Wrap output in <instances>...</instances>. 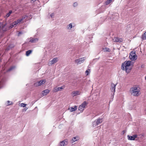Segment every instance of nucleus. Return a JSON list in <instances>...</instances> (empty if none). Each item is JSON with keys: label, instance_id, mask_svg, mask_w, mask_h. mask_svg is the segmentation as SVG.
Listing matches in <instances>:
<instances>
[{"label": "nucleus", "instance_id": "ddd939ff", "mask_svg": "<svg viewBox=\"0 0 146 146\" xmlns=\"http://www.w3.org/2000/svg\"><path fill=\"white\" fill-rule=\"evenodd\" d=\"M68 144V141L67 140H64L60 143V146H64V145H67Z\"/></svg>", "mask_w": 146, "mask_h": 146}, {"label": "nucleus", "instance_id": "9b49d317", "mask_svg": "<svg viewBox=\"0 0 146 146\" xmlns=\"http://www.w3.org/2000/svg\"><path fill=\"white\" fill-rule=\"evenodd\" d=\"M75 25L74 23H71L69 24L67 26V29L68 30L71 29L72 28L74 27Z\"/></svg>", "mask_w": 146, "mask_h": 146}, {"label": "nucleus", "instance_id": "1a4fd4ad", "mask_svg": "<svg viewBox=\"0 0 146 146\" xmlns=\"http://www.w3.org/2000/svg\"><path fill=\"white\" fill-rule=\"evenodd\" d=\"M137 135H134L132 136L128 135L127 136V137L128 140H134L135 139V138L137 137Z\"/></svg>", "mask_w": 146, "mask_h": 146}, {"label": "nucleus", "instance_id": "39448f33", "mask_svg": "<svg viewBox=\"0 0 146 146\" xmlns=\"http://www.w3.org/2000/svg\"><path fill=\"white\" fill-rule=\"evenodd\" d=\"M85 60V57H82L75 60V62L77 64H80L83 62Z\"/></svg>", "mask_w": 146, "mask_h": 146}, {"label": "nucleus", "instance_id": "c85d7f7f", "mask_svg": "<svg viewBox=\"0 0 146 146\" xmlns=\"http://www.w3.org/2000/svg\"><path fill=\"white\" fill-rule=\"evenodd\" d=\"M90 72V69H88V70H86L85 72V74H86V75H88Z\"/></svg>", "mask_w": 146, "mask_h": 146}, {"label": "nucleus", "instance_id": "f3484780", "mask_svg": "<svg viewBox=\"0 0 146 146\" xmlns=\"http://www.w3.org/2000/svg\"><path fill=\"white\" fill-rule=\"evenodd\" d=\"M77 108V106H75L74 108L71 107L69 108V109L70 110L71 112H73L76 110Z\"/></svg>", "mask_w": 146, "mask_h": 146}, {"label": "nucleus", "instance_id": "2eb2a0df", "mask_svg": "<svg viewBox=\"0 0 146 146\" xmlns=\"http://www.w3.org/2000/svg\"><path fill=\"white\" fill-rule=\"evenodd\" d=\"M38 40V38H34L32 37L31 38L29 42L31 43H35L37 42Z\"/></svg>", "mask_w": 146, "mask_h": 146}, {"label": "nucleus", "instance_id": "20e7f679", "mask_svg": "<svg viewBox=\"0 0 146 146\" xmlns=\"http://www.w3.org/2000/svg\"><path fill=\"white\" fill-rule=\"evenodd\" d=\"M88 104L86 102H84L81 105H80L79 108L78 110L81 111H82L84 110V108Z\"/></svg>", "mask_w": 146, "mask_h": 146}, {"label": "nucleus", "instance_id": "4c0bfd02", "mask_svg": "<svg viewBox=\"0 0 146 146\" xmlns=\"http://www.w3.org/2000/svg\"><path fill=\"white\" fill-rule=\"evenodd\" d=\"M27 109V108H25V110H26Z\"/></svg>", "mask_w": 146, "mask_h": 146}, {"label": "nucleus", "instance_id": "ea45409f", "mask_svg": "<svg viewBox=\"0 0 146 146\" xmlns=\"http://www.w3.org/2000/svg\"><path fill=\"white\" fill-rule=\"evenodd\" d=\"M145 80H146V76H145Z\"/></svg>", "mask_w": 146, "mask_h": 146}, {"label": "nucleus", "instance_id": "5701e85b", "mask_svg": "<svg viewBox=\"0 0 146 146\" xmlns=\"http://www.w3.org/2000/svg\"><path fill=\"white\" fill-rule=\"evenodd\" d=\"M5 26V25L3 24L2 23H0V29H1L2 30H4L3 29Z\"/></svg>", "mask_w": 146, "mask_h": 146}, {"label": "nucleus", "instance_id": "0eeeda50", "mask_svg": "<svg viewBox=\"0 0 146 146\" xmlns=\"http://www.w3.org/2000/svg\"><path fill=\"white\" fill-rule=\"evenodd\" d=\"M113 42H121L123 41L122 38L118 37H115L112 39Z\"/></svg>", "mask_w": 146, "mask_h": 146}, {"label": "nucleus", "instance_id": "4468645a", "mask_svg": "<svg viewBox=\"0 0 146 146\" xmlns=\"http://www.w3.org/2000/svg\"><path fill=\"white\" fill-rule=\"evenodd\" d=\"M80 92L78 91H76L72 92V95L73 96H76L80 94Z\"/></svg>", "mask_w": 146, "mask_h": 146}, {"label": "nucleus", "instance_id": "4be33fe9", "mask_svg": "<svg viewBox=\"0 0 146 146\" xmlns=\"http://www.w3.org/2000/svg\"><path fill=\"white\" fill-rule=\"evenodd\" d=\"M12 11L11 10H10L9 11V13H7L6 16H5V18H7L9 17L11 15V14L12 13Z\"/></svg>", "mask_w": 146, "mask_h": 146}, {"label": "nucleus", "instance_id": "412c9836", "mask_svg": "<svg viewBox=\"0 0 146 146\" xmlns=\"http://www.w3.org/2000/svg\"><path fill=\"white\" fill-rule=\"evenodd\" d=\"M32 50H28L26 52V55L27 56H28L29 55L32 53Z\"/></svg>", "mask_w": 146, "mask_h": 146}, {"label": "nucleus", "instance_id": "6ab92c4d", "mask_svg": "<svg viewBox=\"0 0 146 146\" xmlns=\"http://www.w3.org/2000/svg\"><path fill=\"white\" fill-rule=\"evenodd\" d=\"M49 90H46L43 91L42 92V94L45 96L49 92Z\"/></svg>", "mask_w": 146, "mask_h": 146}, {"label": "nucleus", "instance_id": "6e6552de", "mask_svg": "<svg viewBox=\"0 0 146 146\" xmlns=\"http://www.w3.org/2000/svg\"><path fill=\"white\" fill-rule=\"evenodd\" d=\"M116 84H115L113 83H112L111 84V91L113 92V96L114 94V93L115 92V87Z\"/></svg>", "mask_w": 146, "mask_h": 146}, {"label": "nucleus", "instance_id": "cd10ccee", "mask_svg": "<svg viewBox=\"0 0 146 146\" xmlns=\"http://www.w3.org/2000/svg\"><path fill=\"white\" fill-rule=\"evenodd\" d=\"M142 38L143 40H146V32L143 35Z\"/></svg>", "mask_w": 146, "mask_h": 146}, {"label": "nucleus", "instance_id": "2f4dec72", "mask_svg": "<svg viewBox=\"0 0 146 146\" xmlns=\"http://www.w3.org/2000/svg\"><path fill=\"white\" fill-rule=\"evenodd\" d=\"M27 104H24L23 103H22L21 104V107H26Z\"/></svg>", "mask_w": 146, "mask_h": 146}, {"label": "nucleus", "instance_id": "bb28decb", "mask_svg": "<svg viewBox=\"0 0 146 146\" xmlns=\"http://www.w3.org/2000/svg\"><path fill=\"white\" fill-rule=\"evenodd\" d=\"M15 68V67L14 66H11V67H10L7 70V72H9V71H11V70H12L13 69H14Z\"/></svg>", "mask_w": 146, "mask_h": 146}, {"label": "nucleus", "instance_id": "f257e3e1", "mask_svg": "<svg viewBox=\"0 0 146 146\" xmlns=\"http://www.w3.org/2000/svg\"><path fill=\"white\" fill-rule=\"evenodd\" d=\"M130 92L132 95L135 96H138L141 94V92L138 88L133 87L131 88Z\"/></svg>", "mask_w": 146, "mask_h": 146}, {"label": "nucleus", "instance_id": "7c9ffc66", "mask_svg": "<svg viewBox=\"0 0 146 146\" xmlns=\"http://www.w3.org/2000/svg\"><path fill=\"white\" fill-rule=\"evenodd\" d=\"M131 55L132 56L135 55V52L134 51H133L131 52L130 53L129 55Z\"/></svg>", "mask_w": 146, "mask_h": 146}, {"label": "nucleus", "instance_id": "a211bd4d", "mask_svg": "<svg viewBox=\"0 0 146 146\" xmlns=\"http://www.w3.org/2000/svg\"><path fill=\"white\" fill-rule=\"evenodd\" d=\"M136 56H135V55L132 56L131 55L129 56V57L131 60H136L137 58Z\"/></svg>", "mask_w": 146, "mask_h": 146}, {"label": "nucleus", "instance_id": "393cba45", "mask_svg": "<svg viewBox=\"0 0 146 146\" xmlns=\"http://www.w3.org/2000/svg\"><path fill=\"white\" fill-rule=\"evenodd\" d=\"M103 50L104 52H110V49L107 47L103 48Z\"/></svg>", "mask_w": 146, "mask_h": 146}, {"label": "nucleus", "instance_id": "f704fd0d", "mask_svg": "<svg viewBox=\"0 0 146 146\" xmlns=\"http://www.w3.org/2000/svg\"><path fill=\"white\" fill-rule=\"evenodd\" d=\"M54 16V13H52L51 14L50 16L51 17H53Z\"/></svg>", "mask_w": 146, "mask_h": 146}, {"label": "nucleus", "instance_id": "b1692460", "mask_svg": "<svg viewBox=\"0 0 146 146\" xmlns=\"http://www.w3.org/2000/svg\"><path fill=\"white\" fill-rule=\"evenodd\" d=\"M25 18V17H23L22 18L19 19L17 21H16L17 22V23L18 24H19L21 22V21L23 20V19H24Z\"/></svg>", "mask_w": 146, "mask_h": 146}, {"label": "nucleus", "instance_id": "f8f14e48", "mask_svg": "<svg viewBox=\"0 0 146 146\" xmlns=\"http://www.w3.org/2000/svg\"><path fill=\"white\" fill-rule=\"evenodd\" d=\"M64 88L62 87H55L53 90V92H57L58 91L61 90L62 89H63Z\"/></svg>", "mask_w": 146, "mask_h": 146}, {"label": "nucleus", "instance_id": "e433bc0d", "mask_svg": "<svg viewBox=\"0 0 146 146\" xmlns=\"http://www.w3.org/2000/svg\"><path fill=\"white\" fill-rule=\"evenodd\" d=\"M2 35V33H0V37H1Z\"/></svg>", "mask_w": 146, "mask_h": 146}, {"label": "nucleus", "instance_id": "9d476101", "mask_svg": "<svg viewBox=\"0 0 146 146\" xmlns=\"http://www.w3.org/2000/svg\"><path fill=\"white\" fill-rule=\"evenodd\" d=\"M58 58H54L48 64L49 65H51L52 64H54L56 62L58 61Z\"/></svg>", "mask_w": 146, "mask_h": 146}, {"label": "nucleus", "instance_id": "7ed1b4c3", "mask_svg": "<svg viewBox=\"0 0 146 146\" xmlns=\"http://www.w3.org/2000/svg\"><path fill=\"white\" fill-rule=\"evenodd\" d=\"M131 62L130 61H125L121 65V69L122 70H124L125 66H131Z\"/></svg>", "mask_w": 146, "mask_h": 146}, {"label": "nucleus", "instance_id": "aec40b11", "mask_svg": "<svg viewBox=\"0 0 146 146\" xmlns=\"http://www.w3.org/2000/svg\"><path fill=\"white\" fill-rule=\"evenodd\" d=\"M78 140V137H73L71 140V143H73L75 141H77Z\"/></svg>", "mask_w": 146, "mask_h": 146}, {"label": "nucleus", "instance_id": "423d86ee", "mask_svg": "<svg viewBox=\"0 0 146 146\" xmlns=\"http://www.w3.org/2000/svg\"><path fill=\"white\" fill-rule=\"evenodd\" d=\"M46 80H41L35 83L34 84V86L35 87L40 86L44 84Z\"/></svg>", "mask_w": 146, "mask_h": 146}, {"label": "nucleus", "instance_id": "c9c22d12", "mask_svg": "<svg viewBox=\"0 0 146 146\" xmlns=\"http://www.w3.org/2000/svg\"><path fill=\"white\" fill-rule=\"evenodd\" d=\"M32 1H33V2H35L36 1V0H31Z\"/></svg>", "mask_w": 146, "mask_h": 146}, {"label": "nucleus", "instance_id": "c756f323", "mask_svg": "<svg viewBox=\"0 0 146 146\" xmlns=\"http://www.w3.org/2000/svg\"><path fill=\"white\" fill-rule=\"evenodd\" d=\"M112 0H108L106 2V5L110 3L111 2Z\"/></svg>", "mask_w": 146, "mask_h": 146}, {"label": "nucleus", "instance_id": "72a5a7b5", "mask_svg": "<svg viewBox=\"0 0 146 146\" xmlns=\"http://www.w3.org/2000/svg\"><path fill=\"white\" fill-rule=\"evenodd\" d=\"M7 103L8 105H11L12 104V103L11 102V103H10V102L9 101H7Z\"/></svg>", "mask_w": 146, "mask_h": 146}, {"label": "nucleus", "instance_id": "58836bf2", "mask_svg": "<svg viewBox=\"0 0 146 146\" xmlns=\"http://www.w3.org/2000/svg\"><path fill=\"white\" fill-rule=\"evenodd\" d=\"M125 131L123 130V133H125Z\"/></svg>", "mask_w": 146, "mask_h": 146}, {"label": "nucleus", "instance_id": "f03ea898", "mask_svg": "<svg viewBox=\"0 0 146 146\" xmlns=\"http://www.w3.org/2000/svg\"><path fill=\"white\" fill-rule=\"evenodd\" d=\"M102 118H99L95 120L92 123V126L93 127H96L98 125L101 123L102 122Z\"/></svg>", "mask_w": 146, "mask_h": 146}, {"label": "nucleus", "instance_id": "473e14b6", "mask_svg": "<svg viewBox=\"0 0 146 146\" xmlns=\"http://www.w3.org/2000/svg\"><path fill=\"white\" fill-rule=\"evenodd\" d=\"M78 3L77 2H75L73 3V6L74 7H76L77 6Z\"/></svg>", "mask_w": 146, "mask_h": 146}, {"label": "nucleus", "instance_id": "dca6fc26", "mask_svg": "<svg viewBox=\"0 0 146 146\" xmlns=\"http://www.w3.org/2000/svg\"><path fill=\"white\" fill-rule=\"evenodd\" d=\"M125 68L126 72L129 73L131 71V66H125Z\"/></svg>", "mask_w": 146, "mask_h": 146}, {"label": "nucleus", "instance_id": "a878e982", "mask_svg": "<svg viewBox=\"0 0 146 146\" xmlns=\"http://www.w3.org/2000/svg\"><path fill=\"white\" fill-rule=\"evenodd\" d=\"M18 24L17 23V22L15 21L14 22L13 24H12V25H11V28H12L13 26L16 25Z\"/></svg>", "mask_w": 146, "mask_h": 146}]
</instances>
